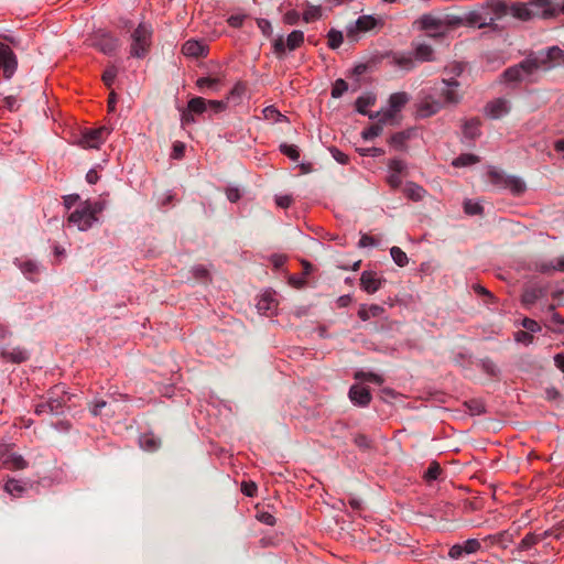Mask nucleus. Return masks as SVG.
Masks as SVG:
<instances>
[{
    "instance_id": "1",
    "label": "nucleus",
    "mask_w": 564,
    "mask_h": 564,
    "mask_svg": "<svg viewBox=\"0 0 564 564\" xmlns=\"http://www.w3.org/2000/svg\"><path fill=\"white\" fill-rule=\"evenodd\" d=\"M105 209L102 200H86L80 203L68 216V223L79 230L86 231L98 220V215Z\"/></svg>"
},
{
    "instance_id": "2",
    "label": "nucleus",
    "mask_w": 564,
    "mask_h": 564,
    "mask_svg": "<svg viewBox=\"0 0 564 564\" xmlns=\"http://www.w3.org/2000/svg\"><path fill=\"white\" fill-rule=\"evenodd\" d=\"M153 29L148 22H140L130 34L129 53L133 58H144L152 46Z\"/></svg>"
},
{
    "instance_id": "3",
    "label": "nucleus",
    "mask_w": 564,
    "mask_h": 564,
    "mask_svg": "<svg viewBox=\"0 0 564 564\" xmlns=\"http://www.w3.org/2000/svg\"><path fill=\"white\" fill-rule=\"evenodd\" d=\"M70 400L67 397L65 387L57 384L53 387L47 395L35 405V414L37 415H58L64 412V408Z\"/></svg>"
},
{
    "instance_id": "4",
    "label": "nucleus",
    "mask_w": 564,
    "mask_h": 564,
    "mask_svg": "<svg viewBox=\"0 0 564 564\" xmlns=\"http://www.w3.org/2000/svg\"><path fill=\"white\" fill-rule=\"evenodd\" d=\"M539 70L533 57H528L521 61L519 64L508 67L501 75L502 82L508 84L514 83H535L538 80Z\"/></svg>"
},
{
    "instance_id": "5",
    "label": "nucleus",
    "mask_w": 564,
    "mask_h": 564,
    "mask_svg": "<svg viewBox=\"0 0 564 564\" xmlns=\"http://www.w3.org/2000/svg\"><path fill=\"white\" fill-rule=\"evenodd\" d=\"M487 175L492 185L508 189L513 196H520L527 191V184L521 177L508 175L495 166H489Z\"/></svg>"
},
{
    "instance_id": "6",
    "label": "nucleus",
    "mask_w": 564,
    "mask_h": 564,
    "mask_svg": "<svg viewBox=\"0 0 564 564\" xmlns=\"http://www.w3.org/2000/svg\"><path fill=\"white\" fill-rule=\"evenodd\" d=\"M444 107L438 95V87L420 91L416 102V113L420 118H427L437 113Z\"/></svg>"
},
{
    "instance_id": "7",
    "label": "nucleus",
    "mask_w": 564,
    "mask_h": 564,
    "mask_svg": "<svg viewBox=\"0 0 564 564\" xmlns=\"http://www.w3.org/2000/svg\"><path fill=\"white\" fill-rule=\"evenodd\" d=\"M549 8V0H533L525 4H513L510 11L514 18L528 21L536 17L547 18Z\"/></svg>"
},
{
    "instance_id": "8",
    "label": "nucleus",
    "mask_w": 564,
    "mask_h": 564,
    "mask_svg": "<svg viewBox=\"0 0 564 564\" xmlns=\"http://www.w3.org/2000/svg\"><path fill=\"white\" fill-rule=\"evenodd\" d=\"M90 45L106 55H115L120 47V40L105 30H97L90 35Z\"/></svg>"
},
{
    "instance_id": "9",
    "label": "nucleus",
    "mask_w": 564,
    "mask_h": 564,
    "mask_svg": "<svg viewBox=\"0 0 564 564\" xmlns=\"http://www.w3.org/2000/svg\"><path fill=\"white\" fill-rule=\"evenodd\" d=\"M538 70H550L556 65L564 64V51L558 46H552L546 51L531 53Z\"/></svg>"
},
{
    "instance_id": "10",
    "label": "nucleus",
    "mask_w": 564,
    "mask_h": 564,
    "mask_svg": "<svg viewBox=\"0 0 564 564\" xmlns=\"http://www.w3.org/2000/svg\"><path fill=\"white\" fill-rule=\"evenodd\" d=\"M410 96L404 91L394 93L389 97L388 108L380 111L381 122L398 123L397 115L409 102Z\"/></svg>"
},
{
    "instance_id": "11",
    "label": "nucleus",
    "mask_w": 564,
    "mask_h": 564,
    "mask_svg": "<svg viewBox=\"0 0 564 564\" xmlns=\"http://www.w3.org/2000/svg\"><path fill=\"white\" fill-rule=\"evenodd\" d=\"M506 11V6L502 3L495 4V15L490 14L486 9L470 11L466 15V22L468 25L476 28H485L489 26L494 23L496 17H499L501 13Z\"/></svg>"
},
{
    "instance_id": "12",
    "label": "nucleus",
    "mask_w": 564,
    "mask_h": 564,
    "mask_svg": "<svg viewBox=\"0 0 564 564\" xmlns=\"http://www.w3.org/2000/svg\"><path fill=\"white\" fill-rule=\"evenodd\" d=\"M304 43V33L300 30L292 31L286 41L282 35H279L273 42V53L278 57H282L285 54V51H294L299 48Z\"/></svg>"
},
{
    "instance_id": "13",
    "label": "nucleus",
    "mask_w": 564,
    "mask_h": 564,
    "mask_svg": "<svg viewBox=\"0 0 564 564\" xmlns=\"http://www.w3.org/2000/svg\"><path fill=\"white\" fill-rule=\"evenodd\" d=\"M18 68V58L9 44L0 42V72L10 79Z\"/></svg>"
},
{
    "instance_id": "14",
    "label": "nucleus",
    "mask_w": 564,
    "mask_h": 564,
    "mask_svg": "<svg viewBox=\"0 0 564 564\" xmlns=\"http://www.w3.org/2000/svg\"><path fill=\"white\" fill-rule=\"evenodd\" d=\"M442 87L438 88V95L446 105H457L460 101L458 88L460 84L454 77H444L441 82Z\"/></svg>"
},
{
    "instance_id": "15",
    "label": "nucleus",
    "mask_w": 564,
    "mask_h": 564,
    "mask_svg": "<svg viewBox=\"0 0 564 564\" xmlns=\"http://www.w3.org/2000/svg\"><path fill=\"white\" fill-rule=\"evenodd\" d=\"M377 25V20L372 15H361L354 23L346 28V36L349 41L359 40V34L372 30Z\"/></svg>"
},
{
    "instance_id": "16",
    "label": "nucleus",
    "mask_w": 564,
    "mask_h": 564,
    "mask_svg": "<svg viewBox=\"0 0 564 564\" xmlns=\"http://www.w3.org/2000/svg\"><path fill=\"white\" fill-rule=\"evenodd\" d=\"M0 467L21 470L28 467V463L21 455L12 453L8 445L0 444Z\"/></svg>"
},
{
    "instance_id": "17",
    "label": "nucleus",
    "mask_w": 564,
    "mask_h": 564,
    "mask_svg": "<svg viewBox=\"0 0 564 564\" xmlns=\"http://www.w3.org/2000/svg\"><path fill=\"white\" fill-rule=\"evenodd\" d=\"M110 129L108 127H100L97 129H88L83 132L79 143L84 148L97 149L102 144L109 135Z\"/></svg>"
},
{
    "instance_id": "18",
    "label": "nucleus",
    "mask_w": 564,
    "mask_h": 564,
    "mask_svg": "<svg viewBox=\"0 0 564 564\" xmlns=\"http://www.w3.org/2000/svg\"><path fill=\"white\" fill-rule=\"evenodd\" d=\"M415 23L419 24L421 30L427 31L431 37H438L444 35L445 22L432 14L422 15Z\"/></svg>"
},
{
    "instance_id": "19",
    "label": "nucleus",
    "mask_w": 564,
    "mask_h": 564,
    "mask_svg": "<svg viewBox=\"0 0 564 564\" xmlns=\"http://www.w3.org/2000/svg\"><path fill=\"white\" fill-rule=\"evenodd\" d=\"M383 281L377 272L364 271L360 276V286L365 292L373 294L381 288Z\"/></svg>"
},
{
    "instance_id": "20",
    "label": "nucleus",
    "mask_w": 564,
    "mask_h": 564,
    "mask_svg": "<svg viewBox=\"0 0 564 564\" xmlns=\"http://www.w3.org/2000/svg\"><path fill=\"white\" fill-rule=\"evenodd\" d=\"M208 47L203 41L188 40L182 46V53L187 57H204L207 55Z\"/></svg>"
},
{
    "instance_id": "21",
    "label": "nucleus",
    "mask_w": 564,
    "mask_h": 564,
    "mask_svg": "<svg viewBox=\"0 0 564 564\" xmlns=\"http://www.w3.org/2000/svg\"><path fill=\"white\" fill-rule=\"evenodd\" d=\"M510 110V104L505 98H497L486 106V115L492 119H499Z\"/></svg>"
},
{
    "instance_id": "22",
    "label": "nucleus",
    "mask_w": 564,
    "mask_h": 564,
    "mask_svg": "<svg viewBox=\"0 0 564 564\" xmlns=\"http://www.w3.org/2000/svg\"><path fill=\"white\" fill-rule=\"evenodd\" d=\"M376 102V96L375 95H371V94H368V95H365V96H360L357 98L356 100V110L364 115V116H368L369 119H375L377 117H381V112L380 111H377V112H370L368 111V108L373 106Z\"/></svg>"
},
{
    "instance_id": "23",
    "label": "nucleus",
    "mask_w": 564,
    "mask_h": 564,
    "mask_svg": "<svg viewBox=\"0 0 564 564\" xmlns=\"http://www.w3.org/2000/svg\"><path fill=\"white\" fill-rule=\"evenodd\" d=\"M349 398L352 403L359 406H366L371 401L370 391L367 388L358 384H355L349 389Z\"/></svg>"
},
{
    "instance_id": "24",
    "label": "nucleus",
    "mask_w": 564,
    "mask_h": 564,
    "mask_svg": "<svg viewBox=\"0 0 564 564\" xmlns=\"http://www.w3.org/2000/svg\"><path fill=\"white\" fill-rule=\"evenodd\" d=\"M553 535L552 531H544L541 534L536 533H528L521 542L518 544L517 550L519 552H524L531 550L533 546H535L538 543H540L545 538Z\"/></svg>"
},
{
    "instance_id": "25",
    "label": "nucleus",
    "mask_w": 564,
    "mask_h": 564,
    "mask_svg": "<svg viewBox=\"0 0 564 564\" xmlns=\"http://www.w3.org/2000/svg\"><path fill=\"white\" fill-rule=\"evenodd\" d=\"M414 131L408 129L404 131L393 133L389 139V144L397 151H403L406 148V142L412 138Z\"/></svg>"
},
{
    "instance_id": "26",
    "label": "nucleus",
    "mask_w": 564,
    "mask_h": 564,
    "mask_svg": "<svg viewBox=\"0 0 564 564\" xmlns=\"http://www.w3.org/2000/svg\"><path fill=\"white\" fill-rule=\"evenodd\" d=\"M547 290L544 286L527 288L522 294V303L527 306L533 305L539 299L545 296Z\"/></svg>"
},
{
    "instance_id": "27",
    "label": "nucleus",
    "mask_w": 564,
    "mask_h": 564,
    "mask_svg": "<svg viewBox=\"0 0 564 564\" xmlns=\"http://www.w3.org/2000/svg\"><path fill=\"white\" fill-rule=\"evenodd\" d=\"M384 313V307L378 304L360 305L358 316L361 321H368L372 317H379Z\"/></svg>"
},
{
    "instance_id": "28",
    "label": "nucleus",
    "mask_w": 564,
    "mask_h": 564,
    "mask_svg": "<svg viewBox=\"0 0 564 564\" xmlns=\"http://www.w3.org/2000/svg\"><path fill=\"white\" fill-rule=\"evenodd\" d=\"M0 358L10 360L14 364H21V362L28 360L29 354L25 349L15 347L10 351L2 349L0 351Z\"/></svg>"
},
{
    "instance_id": "29",
    "label": "nucleus",
    "mask_w": 564,
    "mask_h": 564,
    "mask_svg": "<svg viewBox=\"0 0 564 564\" xmlns=\"http://www.w3.org/2000/svg\"><path fill=\"white\" fill-rule=\"evenodd\" d=\"M538 271L541 273H550L552 271L564 272V256L552 261H543L536 264Z\"/></svg>"
},
{
    "instance_id": "30",
    "label": "nucleus",
    "mask_w": 564,
    "mask_h": 564,
    "mask_svg": "<svg viewBox=\"0 0 564 564\" xmlns=\"http://www.w3.org/2000/svg\"><path fill=\"white\" fill-rule=\"evenodd\" d=\"M276 301L271 293H264L257 303V308L262 314H271L276 310Z\"/></svg>"
},
{
    "instance_id": "31",
    "label": "nucleus",
    "mask_w": 564,
    "mask_h": 564,
    "mask_svg": "<svg viewBox=\"0 0 564 564\" xmlns=\"http://www.w3.org/2000/svg\"><path fill=\"white\" fill-rule=\"evenodd\" d=\"M403 193L409 199L413 202H419L423 199V197L426 194V191L421 185L413 182H409L405 184Z\"/></svg>"
},
{
    "instance_id": "32",
    "label": "nucleus",
    "mask_w": 564,
    "mask_h": 564,
    "mask_svg": "<svg viewBox=\"0 0 564 564\" xmlns=\"http://www.w3.org/2000/svg\"><path fill=\"white\" fill-rule=\"evenodd\" d=\"M377 120L376 123L371 124L369 128L365 129L361 132V137L364 140H372L380 135L383 131V126L392 124L391 122H381L380 116L375 118Z\"/></svg>"
},
{
    "instance_id": "33",
    "label": "nucleus",
    "mask_w": 564,
    "mask_h": 564,
    "mask_svg": "<svg viewBox=\"0 0 564 564\" xmlns=\"http://www.w3.org/2000/svg\"><path fill=\"white\" fill-rule=\"evenodd\" d=\"M4 489L10 496L18 498L25 492L26 486L21 480L10 478L6 481Z\"/></svg>"
},
{
    "instance_id": "34",
    "label": "nucleus",
    "mask_w": 564,
    "mask_h": 564,
    "mask_svg": "<svg viewBox=\"0 0 564 564\" xmlns=\"http://www.w3.org/2000/svg\"><path fill=\"white\" fill-rule=\"evenodd\" d=\"M488 540L494 544H499L506 549L510 543L513 542L514 535L510 531H502L492 535L487 536Z\"/></svg>"
},
{
    "instance_id": "35",
    "label": "nucleus",
    "mask_w": 564,
    "mask_h": 564,
    "mask_svg": "<svg viewBox=\"0 0 564 564\" xmlns=\"http://www.w3.org/2000/svg\"><path fill=\"white\" fill-rule=\"evenodd\" d=\"M187 109L194 115H202L207 110V100L203 97H194L188 100Z\"/></svg>"
},
{
    "instance_id": "36",
    "label": "nucleus",
    "mask_w": 564,
    "mask_h": 564,
    "mask_svg": "<svg viewBox=\"0 0 564 564\" xmlns=\"http://www.w3.org/2000/svg\"><path fill=\"white\" fill-rule=\"evenodd\" d=\"M415 57L422 62L433 61V48L424 43L417 44L414 50Z\"/></svg>"
},
{
    "instance_id": "37",
    "label": "nucleus",
    "mask_w": 564,
    "mask_h": 564,
    "mask_svg": "<svg viewBox=\"0 0 564 564\" xmlns=\"http://www.w3.org/2000/svg\"><path fill=\"white\" fill-rule=\"evenodd\" d=\"M140 446L144 451L154 452L160 447V440L153 434H143L140 437Z\"/></svg>"
},
{
    "instance_id": "38",
    "label": "nucleus",
    "mask_w": 564,
    "mask_h": 564,
    "mask_svg": "<svg viewBox=\"0 0 564 564\" xmlns=\"http://www.w3.org/2000/svg\"><path fill=\"white\" fill-rule=\"evenodd\" d=\"M15 263L20 268L22 273L28 279H32L33 275L39 272V267H37L36 262H34V261H31V260H25V261L17 260Z\"/></svg>"
},
{
    "instance_id": "39",
    "label": "nucleus",
    "mask_w": 564,
    "mask_h": 564,
    "mask_svg": "<svg viewBox=\"0 0 564 564\" xmlns=\"http://www.w3.org/2000/svg\"><path fill=\"white\" fill-rule=\"evenodd\" d=\"M479 162V158L475 154H471V153H464V154H460L459 156H457L454 161H453V165L455 167H465V166H469V165H473V164H476Z\"/></svg>"
},
{
    "instance_id": "40",
    "label": "nucleus",
    "mask_w": 564,
    "mask_h": 564,
    "mask_svg": "<svg viewBox=\"0 0 564 564\" xmlns=\"http://www.w3.org/2000/svg\"><path fill=\"white\" fill-rule=\"evenodd\" d=\"M465 69V65L460 62H451L444 67L445 77H454L457 79Z\"/></svg>"
},
{
    "instance_id": "41",
    "label": "nucleus",
    "mask_w": 564,
    "mask_h": 564,
    "mask_svg": "<svg viewBox=\"0 0 564 564\" xmlns=\"http://www.w3.org/2000/svg\"><path fill=\"white\" fill-rule=\"evenodd\" d=\"M245 93H246V85L239 82V83L235 84V86L231 88L226 100H227V102L234 101L236 104H239L241 101Z\"/></svg>"
},
{
    "instance_id": "42",
    "label": "nucleus",
    "mask_w": 564,
    "mask_h": 564,
    "mask_svg": "<svg viewBox=\"0 0 564 564\" xmlns=\"http://www.w3.org/2000/svg\"><path fill=\"white\" fill-rule=\"evenodd\" d=\"M355 379L360 380V381L372 382L376 384L383 383V378L380 375L371 372V371H368V372L367 371H357L355 373Z\"/></svg>"
},
{
    "instance_id": "43",
    "label": "nucleus",
    "mask_w": 564,
    "mask_h": 564,
    "mask_svg": "<svg viewBox=\"0 0 564 564\" xmlns=\"http://www.w3.org/2000/svg\"><path fill=\"white\" fill-rule=\"evenodd\" d=\"M390 254L395 264L399 267H405L409 262L406 253L399 247H392L390 249Z\"/></svg>"
},
{
    "instance_id": "44",
    "label": "nucleus",
    "mask_w": 564,
    "mask_h": 564,
    "mask_svg": "<svg viewBox=\"0 0 564 564\" xmlns=\"http://www.w3.org/2000/svg\"><path fill=\"white\" fill-rule=\"evenodd\" d=\"M0 108L8 109L10 111H17L20 108L19 99L13 95L1 97Z\"/></svg>"
},
{
    "instance_id": "45",
    "label": "nucleus",
    "mask_w": 564,
    "mask_h": 564,
    "mask_svg": "<svg viewBox=\"0 0 564 564\" xmlns=\"http://www.w3.org/2000/svg\"><path fill=\"white\" fill-rule=\"evenodd\" d=\"M219 85V79L212 77H200L196 80V86L200 89H212L217 90Z\"/></svg>"
},
{
    "instance_id": "46",
    "label": "nucleus",
    "mask_w": 564,
    "mask_h": 564,
    "mask_svg": "<svg viewBox=\"0 0 564 564\" xmlns=\"http://www.w3.org/2000/svg\"><path fill=\"white\" fill-rule=\"evenodd\" d=\"M344 36L341 31L332 29L327 33L328 46L333 50L338 48L343 43Z\"/></svg>"
},
{
    "instance_id": "47",
    "label": "nucleus",
    "mask_w": 564,
    "mask_h": 564,
    "mask_svg": "<svg viewBox=\"0 0 564 564\" xmlns=\"http://www.w3.org/2000/svg\"><path fill=\"white\" fill-rule=\"evenodd\" d=\"M280 151L294 162L300 159V151L296 145L283 143L280 145Z\"/></svg>"
},
{
    "instance_id": "48",
    "label": "nucleus",
    "mask_w": 564,
    "mask_h": 564,
    "mask_svg": "<svg viewBox=\"0 0 564 564\" xmlns=\"http://www.w3.org/2000/svg\"><path fill=\"white\" fill-rule=\"evenodd\" d=\"M464 134L470 139H474L479 134V121L478 120H469L464 124Z\"/></svg>"
},
{
    "instance_id": "49",
    "label": "nucleus",
    "mask_w": 564,
    "mask_h": 564,
    "mask_svg": "<svg viewBox=\"0 0 564 564\" xmlns=\"http://www.w3.org/2000/svg\"><path fill=\"white\" fill-rule=\"evenodd\" d=\"M464 212L467 215H480L482 214V206L478 202H474L471 199H466L464 202Z\"/></svg>"
},
{
    "instance_id": "50",
    "label": "nucleus",
    "mask_w": 564,
    "mask_h": 564,
    "mask_svg": "<svg viewBox=\"0 0 564 564\" xmlns=\"http://www.w3.org/2000/svg\"><path fill=\"white\" fill-rule=\"evenodd\" d=\"M550 10L546 12L547 18L554 17L558 13L564 14V0H549Z\"/></svg>"
},
{
    "instance_id": "51",
    "label": "nucleus",
    "mask_w": 564,
    "mask_h": 564,
    "mask_svg": "<svg viewBox=\"0 0 564 564\" xmlns=\"http://www.w3.org/2000/svg\"><path fill=\"white\" fill-rule=\"evenodd\" d=\"M348 89V85L347 83L339 78L337 79L334 85H333V88H332V97L333 98H340L345 91H347Z\"/></svg>"
},
{
    "instance_id": "52",
    "label": "nucleus",
    "mask_w": 564,
    "mask_h": 564,
    "mask_svg": "<svg viewBox=\"0 0 564 564\" xmlns=\"http://www.w3.org/2000/svg\"><path fill=\"white\" fill-rule=\"evenodd\" d=\"M321 18V8L319 7H310L303 13V20L305 22H313Z\"/></svg>"
},
{
    "instance_id": "53",
    "label": "nucleus",
    "mask_w": 564,
    "mask_h": 564,
    "mask_svg": "<svg viewBox=\"0 0 564 564\" xmlns=\"http://www.w3.org/2000/svg\"><path fill=\"white\" fill-rule=\"evenodd\" d=\"M521 326L523 328H525L527 329L525 332H529L530 334L541 332V326L539 325V323L536 321L532 319V318H529V317H524L521 321Z\"/></svg>"
},
{
    "instance_id": "54",
    "label": "nucleus",
    "mask_w": 564,
    "mask_h": 564,
    "mask_svg": "<svg viewBox=\"0 0 564 564\" xmlns=\"http://www.w3.org/2000/svg\"><path fill=\"white\" fill-rule=\"evenodd\" d=\"M514 340L519 344L529 346L533 343V335L525 330H518L514 334Z\"/></svg>"
},
{
    "instance_id": "55",
    "label": "nucleus",
    "mask_w": 564,
    "mask_h": 564,
    "mask_svg": "<svg viewBox=\"0 0 564 564\" xmlns=\"http://www.w3.org/2000/svg\"><path fill=\"white\" fill-rule=\"evenodd\" d=\"M462 545L465 554H474L480 549V542L477 539H468Z\"/></svg>"
},
{
    "instance_id": "56",
    "label": "nucleus",
    "mask_w": 564,
    "mask_h": 564,
    "mask_svg": "<svg viewBox=\"0 0 564 564\" xmlns=\"http://www.w3.org/2000/svg\"><path fill=\"white\" fill-rule=\"evenodd\" d=\"M117 73L118 70L115 66H110L104 72L102 80L106 86L110 87L113 84Z\"/></svg>"
},
{
    "instance_id": "57",
    "label": "nucleus",
    "mask_w": 564,
    "mask_h": 564,
    "mask_svg": "<svg viewBox=\"0 0 564 564\" xmlns=\"http://www.w3.org/2000/svg\"><path fill=\"white\" fill-rule=\"evenodd\" d=\"M441 467L437 463H432L425 471V478L427 480H436L441 475Z\"/></svg>"
},
{
    "instance_id": "58",
    "label": "nucleus",
    "mask_w": 564,
    "mask_h": 564,
    "mask_svg": "<svg viewBox=\"0 0 564 564\" xmlns=\"http://www.w3.org/2000/svg\"><path fill=\"white\" fill-rule=\"evenodd\" d=\"M227 100H208L207 108L209 107L215 113L223 112L227 109Z\"/></svg>"
},
{
    "instance_id": "59",
    "label": "nucleus",
    "mask_w": 564,
    "mask_h": 564,
    "mask_svg": "<svg viewBox=\"0 0 564 564\" xmlns=\"http://www.w3.org/2000/svg\"><path fill=\"white\" fill-rule=\"evenodd\" d=\"M388 167L389 172L401 174L405 169V162L400 159H392L390 160Z\"/></svg>"
},
{
    "instance_id": "60",
    "label": "nucleus",
    "mask_w": 564,
    "mask_h": 564,
    "mask_svg": "<svg viewBox=\"0 0 564 564\" xmlns=\"http://www.w3.org/2000/svg\"><path fill=\"white\" fill-rule=\"evenodd\" d=\"M263 115L267 119H274L275 121H281L285 118L273 106L265 107L263 109Z\"/></svg>"
},
{
    "instance_id": "61",
    "label": "nucleus",
    "mask_w": 564,
    "mask_h": 564,
    "mask_svg": "<svg viewBox=\"0 0 564 564\" xmlns=\"http://www.w3.org/2000/svg\"><path fill=\"white\" fill-rule=\"evenodd\" d=\"M354 442L358 447L362 449H368L371 447V441L364 434L356 435Z\"/></svg>"
},
{
    "instance_id": "62",
    "label": "nucleus",
    "mask_w": 564,
    "mask_h": 564,
    "mask_svg": "<svg viewBox=\"0 0 564 564\" xmlns=\"http://www.w3.org/2000/svg\"><path fill=\"white\" fill-rule=\"evenodd\" d=\"M107 402L105 400H95L91 403L90 412L93 415L98 416L101 414L102 409L106 408Z\"/></svg>"
},
{
    "instance_id": "63",
    "label": "nucleus",
    "mask_w": 564,
    "mask_h": 564,
    "mask_svg": "<svg viewBox=\"0 0 564 564\" xmlns=\"http://www.w3.org/2000/svg\"><path fill=\"white\" fill-rule=\"evenodd\" d=\"M395 62L400 67L404 69H411L414 66V62L410 56L395 57Z\"/></svg>"
},
{
    "instance_id": "64",
    "label": "nucleus",
    "mask_w": 564,
    "mask_h": 564,
    "mask_svg": "<svg viewBox=\"0 0 564 564\" xmlns=\"http://www.w3.org/2000/svg\"><path fill=\"white\" fill-rule=\"evenodd\" d=\"M387 182L393 189L398 188L402 182L401 174L390 172L387 177Z\"/></svg>"
}]
</instances>
